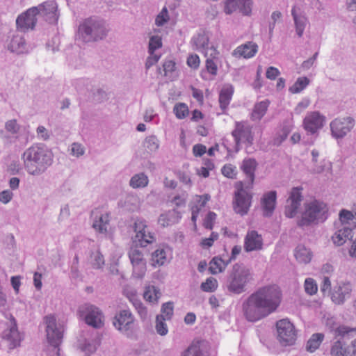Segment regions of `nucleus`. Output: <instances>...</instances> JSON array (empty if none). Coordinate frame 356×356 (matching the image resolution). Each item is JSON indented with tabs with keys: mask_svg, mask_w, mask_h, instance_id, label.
Here are the masks:
<instances>
[{
	"mask_svg": "<svg viewBox=\"0 0 356 356\" xmlns=\"http://www.w3.org/2000/svg\"><path fill=\"white\" fill-rule=\"evenodd\" d=\"M173 303L168 302L163 304L161 307V312L166 320H170L173 315Z\"/></svg>",
	"mask_w": 356,
	"mask_h": 356,
	"instance_id": "obj_52",
	"label": "nucleus"
},
{
	"mask_svg": "<svg viewBox=\"0 0 356 356\" xmlns=\"http://www.w3.org/2000/svg\"><path fill=\"white\" fill-rule=\"evenodd\" d=\"M317 284L314 279L307 278L305 281V290L309 295H314L317 292Z\"/></svg>",
	"mask_w": 356,
	"mask_h": 356,
	"instance_id": "obj_51",
	"label": "nucleus"
},
{
	"mask_svg": "<svg viewBox=\"0 0 356 356\" xmlns=\"http://www.w3.org/2000/svg\"><path fill=\"white\" fill-rule=\"evenodd\" d=\"M169 251L168 248H165L159 247L152 254V264L154 266H161L167 262V252Z\"/></svg>",
	"mask_w": 356,
	"mask_h": 356,
	"instance_id": "obj_30",
	"label": "nucleus"
},
{
	"mask_svg": "<svg viewBox=\"0 0 356 356\" xmlns=\"http://www.w3.org/2000/svg\"><path fill=\"white\" fill-rule=\"evenodd\" d=\"M277 193L271 191L264 194L261 200V207L264 210V216L270 217L272 216L276 204Z\"/></svg>",
	"mask_w": 356,
	"mask_h": 356,
	"instance_id": "obj_22",
	"label": "nucleus"
},
{
	"mask_svg": "<svg viewBox=\"0 0 356 356\" xmlns=\"http://www.w3.org/2000/svg\"><path fill=\"white\" fill-rule=\"evenodd\" d=\"M113 326L129 338L135 332V318L130 310L122 309L117 312L113 320Z\"/></svg>",
	"mask_w": 356,
	"mask_h": 356,
	"instance_id": "obj_9",
	"label": "nucleus"
},
{
	"mask_svg": "<svg viewBox=\"0 0 356 356\" xmlns=\"http://www.w3.org/2000/svg\"><path fill=\"white\" fill-rule=\"evenodd\" d=\"M229 263L228 261L222 260L218 257H213L209 263V270L211 274H217L225 270V268Z\"/></svg>",
	"mask_w": 356,
	"mask_h": 356,
	"instance_id": "obj_33",
	"label": "nucleus"
},
{
	"mask_svg": "<svg viewBox=\"0 0 356 356\" xmlns=\"http://www.w3.org/2000/svg\"><path fill=\"white\" fill-rule=\"evenodd\" d=\"M354 118L348 116L333 120L330 124L331 135L335 139H342L351 131L355 126Z\"/></svg>",
	"mask_w": 356,
	"mask_h": 356,
	"instance_id": "obj_11",
	"label": "nucleus"
},
{
	"mask_svg": "<svg viewBox=\"0 0 356 356\" xmlns=\"http://www.w3.org/2000/svg\"><path fill=\"white\" fill-rule=\"evenodd\" d=\"M13 193L9 190H5L0 193V202L3 204L8 203L13 198Z\"/></svg>",
	"mask_w": 356,
	"mask_h": 356,
	"instance_id": "obj_59",
	"label": "nucleus"
},
{
	"mask_svg": "<svg viewBox=\"0 0 356 356\" xmlns=\"http://www.w3.org/2000/svg\"><path fill=\"white\" fill-rule=\"evenodd\" d=\"M269 102L268 101H261L257 103L251 114V119L254 121H259L266 114Z\"/></svg>",
	"mask_w": 356,
	"mask_h": 356,
	"instance_id": "obj_32",
	"label": "nucleus"
},
{
	"mask_svg": "<svg viewBox=\"0 0 356 356\" xmlns=\"http://www.w3.org/2000/svg\"><path fill=\"white\" fill-rule=\"evenodd\" d=\"M6 129L8 131L14 134L19 130V126L17 124L16 120H10L6 123Z\"/></svg>",
	"mask_w": 356,
	"mask_h": 356,
	"instance_id": "obj_63",
	"label": "nucleus"
},
{
	"mask_svg": "<svg viewBox=\"0 0 356 356\" xmlns=\"http://www.w3.org/2000/svg\"><path fill=\"white\" fill-rule=\"evenodd\" d=\"M135 246L128 252V256L133 267V274L137 278H143L147 270V261L144 254L138 245L146 247L155 241L154 234L151 233L145 224V221L137 220L134 222Z\"/></svg>",
	"mask_w": 356,
	"mask_h": 356,
	"instance_id": "obj_2",
	"label": "nucleus"
},
{
	"mask_svg": "<svg viewBox=\"0 0 356 356\" xmlns=\"http://www.w3.org/2000/svg\"><path fill=\"white\" fill-rule=\"evenodd\" d=\"M352 228L350 227L344 226L334 234V235L332 237V239L335 245L341 246L344 244L347 239H352Z\"/></svg>",
	"mask_w": 356,
	"mask_h": 356,
	"instance_id": "obj_27",
	"label": "nucleus"
},
{
	"mask_svg": "<svg viewBox=\"0 0 356 356\" xmlns=\"http://www.w3.org/2000/svg\"><path fill=\"white\" fill-rule=\"evenodd\" d=\"M277 338L284 346L291 345L296 341V332L294 325L288 319H281L276 323Z\"/></svg>",
	"mask_w": 356,
	"mask_h": 356,
	"instance_id": "obj_12",
	"label": "nucleus"
},
{
	"mask_svg": "<svg viewBox=\"0 0 356 356\" xmlns=\"http://www.w3.org/2000/svg\"><path fill=\"white\" fill-rule=\"evenodd\" d=\"M40 15V8L33 6L24 13V30H33L37 23V16Z\"/></svg>",
	"mask_w": 356,
	"mask_h": 356,
	"instance_id": "obj_26",
	"label": "nucleus"
},
{
	"mask_svg": "<svg viewBox=\"0 0 356 356\" xmlns=\"http://www.w3.org/2000/svg\"><path fill=\"white\" fill-rule=\"evenodd\" d=\"M353 286L350 282H340L331 291L332 301L337 305H343L351 296Z\"/></svg>",
	"mask_w": 356,
	"mask_h": 356,
	"instance_id": "obj_15",
	"label": "nucleus"
},
{
	"mask_svg": "<svg viewBox=\"0 0 356 356\" xmlns=\"http://www.w3.org/2000/svg\"><path fill=\"white\" fill-rule=\"evenodd\" d=\"M335 333L339 339L334 343L331 348L332 356H352L347 340L353 338L356 333V327L350 328L348 326H339Z\"/></svg>",
	"mask_w": 356,
	"mask_h": 356,
	"instance_id": "obj_8",
	"label": "nucleus"
},
{
	"mask_svg": "<svg viewBox=\"0 0 356 356\" xmlns=\"http://www.w3.org/2000/svg\"><path fill=\"white\" fill-rule=\"evenodd\" d=\"M53 159L54 154L47 146L34 145L24 152V166L30 175H40L51 165Z\"/></svg>",
	"mask_w": 356,
	"mask_h": 356,
	"instance_id": "obj_3",
	"label": "nucleus"
},
{
	"mask_svg": "<svg viewBox=\"0 0 356 356\" xmlns=\"http://www.w3.org/2000/svg\"><path fill=\"white\" fill-rule=\"evenodd\" d=\"M168 11L166 7H164L155 19V24L157 26H163L169 20Z\"/></svg>",
	"mask_w": 356,
	"mask_h": 356,
	"instance_id": "obj_49",
	"label": "nucleus"
},
{
	"mask_svg": "<svg viewBox=\"0 0 356 356\" xmlns=\"http://www.w3.org/2000/svg\"><path fill=\"white\" fill-rule=\"evenodd\" d=\"M160 293L156 290L154 286H149L146 288L143 297L149 302H156L159 298Z\"/></svg>",
	"mask_w": 356,
	"mask_h": 356,
	"instance_id": "obj_43",
	"label": "nucleus"
},
{
	"mask_svg": "<svg viewBox=\"0 0 356 356\" xmlns=\"http://www.w3.org/2000/svg\"><path fill=\"white\" fill-rule=\"evenodd\" d=\"M263 245L261 236L257 231L252 230L248 232L244 241V249L248 252L261 250Z\"/></svg>",
	"mask_w": 356,
	"mask_h": 356,
	"instance_id": "obj_21",
	"label": "nucleus"
},
{
	"mask_svg": "<svg viewBox=\"0 0 356 356\" xmlns=\"http://www.w3.org/2000/svg\"><path fill=\"white\" fill-rule=\"evenodd\" d=\"M187 64L189 67L194 69L197 68L200 65V58L197 55H191L187 59Z\"/></svg>",
	"mask_w": 356,
	"mask_h": 356,
	"instance_id": "obj_61",
	"label": "nucleus"
},
{
	"mask_svg": "<svg viewBox=\"0 0 356 356\" xmlns=\"http://www.w3.org/2000/svg\"><path fill=\"white\" fill-rule=\"evenodd\" d=\"M37 7L40 8V15L49 24H56L58 22L59 14L58 13V5L54 0L45 1L39 4Z\"/></svg>",
	"mask_w": 356,
	"mask_h": 356,
	"instance_id": "obj_17",
	"label": "nucleus"
},
{
	"mask_svg": "<svg viewBox=\"0 0 356 356\" xmlns=\"http://www.w3.org/2000/svg\"><path fill=\"white\" fill-rule=\"evenodd\" d=\"M328 207L323 202L314 200L305 204L302 218L298 221L299 227L308 226L312 223L324 222L327 218Z\"/></svg>",
	"mask_w": 356,
	"mask_h": 356,
	"instance_id": "obj_7",
	"label": "nucleus"
},
{
	"mask_svg": "<svg viewBox=\"0 0 356 356\" xmlns=\"http://www.w3.org/2000/svg\"><path fill=\"white\" fill-rule=\"evenodd\" d=\"M258 51V46L253 42H248L238 47L233 52V55L238 57L250 58L253 57Z\"/></svg>",
	"mask_w": 356,
	"mask_h": 356,
	"instance_id": "obj_25",
	"label": "nucleus"
},
{
	"mask_svg": "<svg viewBox=\"0 0 356 356\" xmlns=\"http://www.w3.org/2000/svg\"><path fill=\"white\" fill-rule=\"evenodd\" d=\"M257 162L254 159H245L243 161L241 168L248 179V188H251L253 185L255 177L254 172L257 169Z\"/></svg>",
	"mask_w": 356,
	"mask_h": 356,
	"instance_id": "obj_23",
	"label": "nucleus"
},
{
	"mask_svg": "<svg viewBox=\"0 0 356 356\" xmlns=\"http://www.w3.org/2000/svg\"><path fill=\"white\" fill-rule=\"evenodd\" d=\"M37 137L38 139L47 141L50 138V132L42 125H40L36 129Z\"/></svg>",
	"mask_w": 356,
	"mask_h": 356,
	"instance_id": "obj_53",
	"label": "nucleus"
},
{
	"mask_svg": "<svg viewBox=\"0 0 356 356\" xmlns=\"http://www.w3.org/2000/svg\"><path fill=\"white\" fill-rule=\"evenodd\" d=\"M302 187H293L291 189L285 206L284 213L286 217L291 218L296 215L302 200Z\"/></svg>",
	"mask_w": 356,
	"mask_h": 356,
	"instance_id": "obj_16",
	"label": "nucleus"
},
{
	"mask_svg": "<svg viewBox=\"0 0 356 356\" xmlns=\"http://www.w3.org/2000/svg\"><path fill=\"white\" fill-rule=\"evenodd\" d=\"M149 179L147 176L143 173L134 175L130 179L129 184L134 188H144L147 186Z\"/></svg>",
	"mask_w": 356,
	"mask_h": 356,
	"instance_id": "obj_35",
	"label": "nucleus"
},
{
	"mask_svg": "<svg viewBox=\"0 0 356 356\" xmlns=\"http://www.w3.org/2000/svg\"><path fill=\"white\" fill-rule=\"evenodd\" d=\"M174 113L177 118L183 119L188 113V106L184 103H179L175 106Z\"/></svg>",
	"mask_w": 356,
	"mask_h": 356,
	"instance_id": "obj_48",
	"label": "nucleus"
},
{
	"mask_svg": "<svg viewBox=\"0 0 356 356\" xmlns=\"http://www.w3.org/2000/svg\"><path fill=\"white\" fill-rule=\"evenodd\" d=\"M206 68L207 71L212 75L217 74L218 67L216 63L212 58H208L206 60Z\"/></svg>",
	"mask_w": 356,
	"mask_h": 356,
	"instance_id": "obj_57",
	"label": "nucleus"
},
{
	"mask_svg": "<svg viewBox=\"0 0 356 356\" xmlns=\"http://www.w3.org/2000/svg\"><path fill=\"white\" fill-rule=\"evenodd\" d=\"M193 44L197 50L204 51L209 45V38L204 33H200L192 39Z\"/></svg>",
	"mask_w": 356,
	"mask_h": 356,
	"instance_id": "obj_37",
	"label": "nucleus"
},
{
	"mask_svg": "<svg viewBox=\"0 0 356 356\" xmlns=\"http://www.w3.org/2000/svg\"><path fill=\"white\" fill-rule=\"evenodd\" d=\"M234 88L232 85L224 86L219 94V104L222 110L225 111L232 99Z\"/></svg>",
	"mask_w": 356,
	"mask_h": 356,
	"instance_id": "obj_29",
	"label": "nucleus"
},
{
	"mask_svg": "<svg viewBox=\"0 0 356 356\" xmlns=\"http://www.w3.org/2000/svg\"><path fill=\"white\" fill-rule=\"evenodd\" d=\"M323 117L318 112H312L305 118L303 127L307 135L312 136L309 142L311 144L318 137V131L323 127Z\"/></svg>",
	"mask_w": 356,
	"mask_h": 356,
	"instance_id": "obj_13",
	"label": "nucleus"
},
{
	"mask_svg": "<svg viewBox=\"0 0 356 356\" xmlns=\"http://www.w3.org/2000/svg\"><path fill=\"white\" fill-rule=\"evenodd\" d=\"M291 15L293 16L296 31L299 37H302L304 30L305 29L307 19L300 8L294 6L291 10Z\"/></svg>",
	"mask_w": 356,
	"mask_h": 356,
	"instance_id": "obj_24",
	"label": "nucleus"
},
{
	"mask_svg": "<svg viewBox=\"0 0 356 356\" xmlns=\"http://www.w3.org/2000/svg\"><path fill=\"white\" fill-rule=\"evenodd\" d=\"M339 218L342 225L346 226V225H348V227H350L352 224L351 222L355 223L353 221L355 220V215L353 211L341 209L339 213Z\"/></svg>",
	"mask_w": 356,
	"mask_h": 356,
	"instance_id": "obj_39",
	"label": "nucleus"
},
{
	"mask_svg": "<svg viewBox=\"0 0 356 356\" xmlns=\"http://www.w3.org/2000/svg\"><path fill=\"white\" fill-rule=\"evenodd\" d=\"M79 313L83 318L86 323L95 328L99 329L104 326V316L99 308L90 303L79 307Z\"/></svg>",
	"mask_w": 356,
	"mask_h": 356,
	"instance_id": "obj_10",
	"label": "nucleus"
},
{
	"mask_svg": "<svg viewBox=\"0 0 356 356\" xmlns=\"http://www.w3.org/2000/svg\"><path fill=\"white\" fill-rule=\"evenodd\" d=\"M206 348V342L204 341H196L193 343L185 350L181 356H204V350Z\"/></svg>",
	"mask_w": 356,
	"mask_h": 356,
	"instance_id": "obj_28",
	"label": "nucleus"
},
{
	"mask_svg": "<svg viewBox=\"0 0 356 356\" xmlns=\"http://www.w3.org/2000/svg\"><path fill=\"white\" fill-rule=\"evenodd\" d=\"M218 286L217 280L213 277H209L201 284V289L206 292H213Z\"/></svg>",
	"mask_w": 356,
	"mask_h": 356,
	"instance_id": "obj_47",
	"label": "nucleus"
},
{
	"mask_svg": "<svg viewBox=\"0 0 356 356\" xmlns=\"http://www.w3.org/2000/svg\"><path fill=\"white\" fill-rule=\"evenodd\" d=\"M110 219L108 213L102 214L97 220L93 222L92 227L101 233L107 232Z\"/></svg>",
	"mask_w": 356,
	"mask_h": 356,
	"instance_id": "obj_36",
	"label": "nucleus"
},
{
	"mask_svg": "<svg viewBox=\"0 0 356 356\" xmlns=\"http://www.w3.org/2000/svg\"><path fill=\"white\" fill-rule=\"evenodd\" d=\"M216 214L213 211H209L204 219V227L208 229H212L213 226V222L216 220Z\"/></svg>",
	"mask_w": 356,
	"mask_h": 356,
	"instance_id": "obj_56",
	"label": "nucleus"
},
{
	"mask_svg": "<svg viewBox=\"0 0 356 356\" xmlns=\"http://www.w3.org/2000/svg\"><path fill=\"white\" fill-rule=\"evenodd\" d=\"M162 46L161 38L159 35H153L149 42V52L153 54L154 51Z\"/></svg>",
	"mask_w": 356,
	"mask_h": 356,
	"instance_id": "obj_50",
	"label": "nucleus"
},
{
	"mask_svg": "<svg viewBox=\"0 0 356 356\" xmlns=\"http://www.w3.org/2000/svg\"><path fill=\"white\" fill-rule=\"evenodd\" d=\"M165 320L163 314L156 316L155 328L156 332L161 336L166 335L168 332L167 324L164 322Z\"/></svg>",
	"mask_w": 356,
	"mask_h": 356,
	"instance_id": "obj_41",
	"label": "nucleus"
},
{
	"mask_svg": "<svg viewBox=\"0 0 356 356\" xmlns=\"http://www.w3.org/2000/svg\"><path fill=\"white\" fill-rule=\"evenodd\" d=\"M281 299V292L276 285L261 287L243 302V316L249 322L263 319L277 310Z\"/></svg>",
	"mask_w": 356,
	"mask_h": 356,
	"instance_id": "obj_1",
	"label": "nucleus"
},
{
	"mask_svg": "<svg viewBox=\"0 0 356 356\" xmlns=\"http://www.w3.org/2000/svg\"><path fill=\"white\" fill-rule=\"evenodd\" d=\"M108 31L104 20L89 17L79 25L78 35L83 42H93L104 40Z\"/></svg>",
	"mask_w": 356,
	"mask_h": 356,
	"instance_id": "obj_5",
	"label": "nucleus"
},
{
	"mask_svg": "<svg viewBox=\"0 0 356 356\" xmlns=\"http://www.w3.org/2000/svg\"><path fill=\"white\" fill-rule=\"evenodd\" d=\"M71 273L74 277L79 275V257L77 254H76L73 259L71 266Z\"/></svg>",
	"mask_w": 356,
	"mask_h": 356,
	"instance_id": "obj_60",
	"label": "nucleus"
},
{
	"mask_svg": "<svg viewBox=\"0 0 356 356\" xmlns=\"http://www.w3.org/2000/svg\"><path fill=\"white\" fill-rule=\"evenodd\" d=\"M324 339V334L322 333H315L312 335L307 341L306 350L310 353L314 352L318 348Z\"/></svg>",
	"mask_w": 356,
	"mask_h": 356,
	"instance_id": "obj_34",
	"label": "nucleus"
},
{
	"mask_svg": "<svg viewBox=\"0 0 356 356\" xmlns=\"http://www.w3.org/2000/svg\"><path fill=\"white\" fill-rule=\"evenodd\" d=\"M252 280L251 269L243 263H236L227 271L223 287L230 293L239 295L247 291L248 284Z\"/></svg>",
	"mask_w": 356,
	"mask_h": 356,
	"instance_id": "obj_4",
	"label": "nucleus"
},
{
	"mask_svg": "<svg viewBox=\"0 0 356 356\" xmlns=\"http://www.w3.org/2000/svg\"><path fill=\"white\" fill-rule=\"evenodd\" d=\"M279 70L274 67H269L266 73V76L268 79L274 80L279 75Z\"/></svg>",
	"mask_w": 356,
	"mask_h": 356,
	"instance_id": "obj_64",
	"label": "nucleus"
},
{
	"mask_svg": "<svg viewBox=\"0 0 356 356\" xmlns=\"http://www.w3.org/2000/svg\"><path fill=\"white\" fill-rule=\"evenodd\" d=\"M90 257L92 259L91 264L94 268L99 269L102 268L104 264V259L100 252H92Z\"/></svg>",
	"mask_w": 356,
	"mask_h": 356,
	"instance_id": "obj_44",
	"label": "nucleus"
},
{
	"mask_svg": "<svg viewBox=\"0 0 356 356\" xmlns=\"http://www.w3.org/2000/svg\"><path fill=\"white\" fill-rule=\"evenodd\" d=\"M131 301L140 316L142 321H145L148 317V312L147 308L141 302V301L136 298L131 299Z\"/></svg>",
	"mask_w": 356,
	"mask_h": 356,
	"instance_id": "obj_42",
	"label": "nucleus"
},
{
	"mask_svg": "<svg viewBox=\"0 0 356 356\" xmlns=\"http://www.w3.org/2000/svg\"><path fill=\"white\" fill-rule=\"evenodd\" d=\"M252 196L243 188L234 193L233 209L236 213L244 216L248 213L251 206Z\"/></svg>",
	"mask_w": 356,
	"mask_h": 356,
	"instance_id": "obj_14",
	"label": "nucleus"
},
{
	"mask_svg": "<svg viewBox=\"0 0 356 356\" xmlns=\"http://www.w3.org/2000/svg\"><path fill=\"white\" fill-rule=\"evenodd\" d=\"M165 76H172L175 70V63L171 60L165 61L163 65Z\"/></svg>",
	"mask_w": 356,
	"mask_h": 356,
	"instance_id": "obj_55",
	"label": "nucleus"
},
{
	"mask_svg": "<svg viewBox=\"0 0 356 356\" xmlns=\"http://www.w3.org/2000/svg\"><path fill=\"white\" fill-rule=\"evenodd\" d=\"M291 129L289 126H283L281 132L277 135V137L274 138L273 142V145H280L282 143V142H284L286 139Z\"/></svg>",
	"mask_w": 356,
	"mask_h": 356,
	"instance_id": "obj_46",
	"label": "nucleus"
},
{
	"mask_svg": "<svg viewBox=\"0 0 356 356\" xmlns=\"http://www.w3.org/2000/svg\"><path fill=\"white\" fill-rule=\"evenodd\" d=\"M296 259L303 264H308L311 261L312 252L303 245H298L295 250Z\"/></svg>",
	"mask_w": 356,
	"mask_h": 356,
	"instance_id": "obj_31",
	"label": "nucleus"
},
{
	"mask_svg": "<svg viewBox=\"0 0 356 356\" xmlns=\"http://www.w3.org/2000/svg\"><path fill=\"white\" fill-rule=\"evenodd\" d=\"M282 17V13L280 11H275L271 15V19L273 22L269 24V33L271 34L275 28V23L278 19H280Z\"/></svg>",
	"mask_w": 356,
	"mask_h": 356,
	"instance_id": "obj_58",
	"label": "nucleus"
},
{
	"mask_svg": "<svg viewBox=\"0 0 356 356\" xmlns=\"http://www.w3.org/2000/svg\"><path fill=\"white\" fill-rule=\"evenodd\" d=\"M206 150V147L202 144H196L193 147V152L195 156H202Z\"/></svg>",
	"mask_w": 356,
	"mask_h": 356,
	"instance_id": "obj_62",
	"label": "nucleus"
},
{
	"mask_svg": "<svg viewBox=\"0 0 356 356\" xmlns=\"http://www.w3.org/2000/svg\"><path fill=\"white\" fill-rule=\"evenodd\" d=\"M22 47V37L17 35L13 38L9 45L8 49L16 54H20Z\"/></svg>",
	"mask_w": 356,
	"mask_h": 356,
	"instance_id": "obj_45",
	"label": "nucleus"
},
{
	"mask_svg": "<svg viewBox=\"0 0 356 356\" xmlns=\"http://www.w3.org/2000/svg\"><path fill=\"white\" fill-rule=\"evenodd\" d=\"M46 325V334L49 346L45 350L46 356H60L59 346L63 337L64 327L61 323H57L54 315H48L44 318Z\"/></svg>",
	"mask_w": 356,
	"mask_h": 356,
	"instance_id": "obj_6",
	"label": "nucleus"
},
{
	"mask_svg": "<svg viewBox=\"0 0 356 356\" xmlns=\"http://www.w3.org/2000/svg\"><path fill=\"white\" fill-rule=\"evenodd\" d=\"M10 326L2 333V339L6 342L9 349H13L20 345V335L17 329L16 322L13 317H10Z\"/></svg>",
	"mask_w": 356,
	"mask_h": 356,
	"instance_id": "obj_19",
	"label": "nucleus"
},
{
	"mask_svg": "<svg viewBox=\"0 0 356 356\" xmlns=\"http://www.w3.org/2000/svg\"><path fill=\"white\" fill-rule=\"evenodd\" d=\"M224 10L226 14H232L238 10L243 15H248L251 13L250 0H227Z\"/></svg>",
	"mask_w": 356,
	"mask_h": 356,
	"instance_id": "obj_20",
	"label": "nucleus"
},
{
	"mask_svg": "<svg viewBox=\"0 0 356 356\" xmlns=\"http://www.w3.org/2000/svg\"><path fill=\"white\" fill-rule=\"evenodd\" d=\"M143 145L148 152H154L159 147V140L154 135L149 136L145 138Z\"/></svg>",
	"mask_w": 356,
	"mask_h": 356,
	"instance_id": "obj_40",
	"label": "nucleus"
},
{
	"mask_svg": "<svg viewBox=\"0 0 356 356\" xmlns=\"http://www.w3.org/2000/svg\"><path fill=\"white\" fill-rule=\"evenodd\" d=\"M234 139H238L242 143L250 145L253 144L254 135L252 132V127L243 122H236L235 128L232 132Z\"/></svg>",
	"mask_w": 356,
	"mask_h": 356,
	"instance_id": "obj_18",
	"label": "nucleus"
},
{
	"mask_svg": "<svg viewBox=\"0 0 356 356\" xmlns=\"http://www.w3.org/2000/svg\"><path fill=\"white\" fill-rule=\"evenodd\" d=\"M221 171L222 175L228 178H234L236 176V167L232 164L224 165Z\"/></svg>",
	"mask_w": 356,
	"mask_h": 356,
	"instance_id": "obj_54",
	"label": "nucleus"
},
{
	"mask_svg": "<svg viewBox=\"0 0 356 356\" xmlns=\"http://www.w3.org/2000/svg\"><path fill=\"white\" fill-rule=\"evenodd\" d=\"M310 83V80L306 77H299L296 81L289 88V91L291 93H299L303 90Z\"/></svg>",
	"mask_w": 356,
	"mask_h": 356,
	"instance_id": "obj_38",
	"label": "nucleus"
}]
</instances>
